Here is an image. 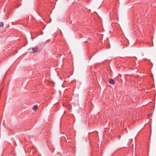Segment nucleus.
<instances>
[{
	"instance_id": "1",
	"label": "nucleus",
	"mask_w": 156,
	"mask_h": 156,
	"mask_svg": "<svg viewBox=\"0 0 156 156\" xmlns=\"http://www.w3.org/2000/svg\"><path fill=\"white\" fill-rule=\"evenodd\" d=\"M109 83L111 84L114 85L115 83V81L113 79H111L109 80Z\"/></svg>"
},
{
	"instance_id": "2",
	"label": "nucleus",
	"mask_w": 156,
	"mask_h": 156,
	"mask_svg": "<svg viewBox=\"0 0 156 156\" xmlns=\"http://www.w3.org/2000/svg\"><path fill=\"white\" fill-rule=\"evenodd\" d=\"M38 47L37 46H36L32 48V50L34 53H35L37 51Z\"/></svg>"
},
{
	"instance_id": "3",
	"label": "nucleus",
	"mask_w": 156,
	"mask_h": 156,
	"mask_svg": "<svg viewBox=\"0 0 156 156\" xmlns=\"http://www.w3.org/2000/svg\"><path fill=\"white\" fill-rule=\"evenodd\" d=\"M38 108V106L37 105H34L33 108L34 110H36Z\"/></svg>"
},
{
	"instance_id": "4",
	"label": "nucleus",
	"mask_w": 156,
	"mask_h": 156,
	"mask_svg": "<svg viewBox=\"0 0 156 156\" xmlns=\"http://www.w3.org/2000/svg\"><path fill=\"white\" fill-rule=\"evenodd\" d=\"M4 23L2 22H0V27H2L4 26Z\"/></svg>"
},
{
	"instance_id": "5",
	"label": "nucleus",
	"mask_w": 156,
	"mask_h": 156,
	"mask_svg": "<svg viewBox=\"0 0 156 156\" xmlns=\"http://www.w3.org/2000/svg\"><path fill=\"white\" fill-rule=\"evenodd\" d=\"M132 140H132V139H131L130 140V141H131V142H132Z\"/></svg>"
},
{
	"instance_id": "6",
	"label": "nucleus",
	"mask_w": 156,
	"mask_h": 156,
	"mask_svg": "<svg viewBox=\"0 0 156 156\" xmlns=\"http://www.w3.org/2000/svg\"><path fill=\"white\" fill-rule=\"evenodd\" d=\"M3 80L2 81V84H3Z\"/></svg>"
}]
</instances>
